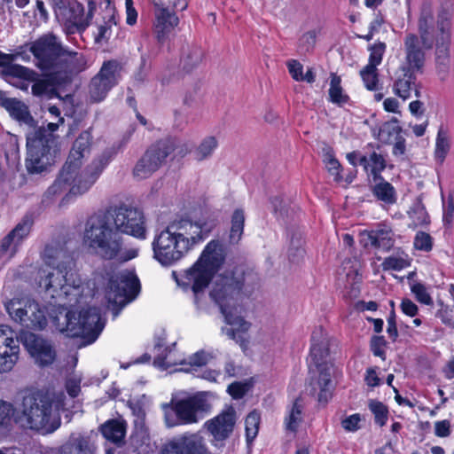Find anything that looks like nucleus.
Returning a JSON list of instances; mask_svg holds the SVG:
<instances>
[{
    "label": "nucleus",
    "mask_w": 454,
    "mask_h": 454,
    "mask_svg": "<svg viewBox=\"0 0 454 454\" xmlns=\"http://www.w3.org/2000/svg\"><path fill=\"white\" fill-rule=\"evenodd\" d=\"M414 247L418 250L429 251L432 249V239L426 232H418L414 239Z\"/></svg>",
    "instance_id": "6e6d98bb"
},
{
    "label": "nucleus",
    "mask_w": 454,
    "mask_h": 454,
    "mask_svg": "<svg viewBox=\"0 0 454 454\" xmlns=\"http://www.w3.org/2000/svg\"><path fill=\"white\" fill-rule=\"evenodd\" d=\"M5 309L12 320L27 327L43 329L47 325L44 309L29 299L10 300Z\"/></svg>",
    "instance_id": "ddd939ff"
},
{
    "label": "nucleus",
    "mask_w": 454,
    "mask_h": 454,
    "mask_svg": "<svg viewBox=\"0 0 454 454\" xmlns=\"http://www.w3.org/2000/svg\"><path fill=\"white\" fill-rule=\"evenodd\" d=\"M122 234L145 239V216L141 210L121 205L92 215L85 223L83 245L102 259L128 262L137 256L138 250L127 247Z\"/></svg>",
    "instance_id": "f03ea898"
},
{
    "label": "nucleus",
    "mask_w": 454,
    "mask_h": 454,
    "mask_svg": "<svg viewBox=\"0 0 454 454\" xmlns=\"http://www.w3.org/2000/svg\"><path fill=\"white\" fill-rule=\"evenodd\" d=\"M176 354L175 351L170 349L168 354L165 356H160V354L158 356L154 359V364H156L158 366L162 367L164 369L170 368L172 366H175L176 364L184 365L186 364L185 359H179L176 358Z\"/></svg>",
    "instance_id": "3c124183"
},
{
    "label": "nucleus",
    "mask_w": 454,
    "mask_h": 454,
    "mask_svg": "<svg viewBox=\"0 0 454 454\" xmlns=\"http://www.w3.org/2000/svg\"><path fill=\"white\" fill-rule=\"evenodd\" d=\"M411 290L419 302L426 305L432 304L433 300L424 285L421 283L412 284Z\"/></svg>",
    "instance_id": "864d4df0"
},
{
    "label": "nucleus",
    "mask_w": 454,
    "mask_h": 454,
    "mask_svg": "<svg viewBox=\"0 0 454 454\" xmlns=\"http://www.w3.org/2000/svg\"><path fill=\"white\" fill-rule=\"evenodd\" d=\"M154 5L156 7L154 30L158 40L162 41L177 26L178 18L162 4L155 3Z\"/></svg>",
    "instance_id": "bb28decb"
},
{
    "label": "nucleus",
    "mask_w": 454,
    "mask_h": 454,
    "mask_svg": "<svg viewBox=\"0 0 454 454\" xmlns=\"http://www.w3.org/2000/svg\"><path fill=\"white\" fill-rule=\"evenodd\" d=\"M210 358L211 356L208 353L200 350L191 356L188 362L186 361V364H189L191 367H200L205 365Z\"/></svg>",
    "instance_id": "4d7b16f0"
},
{
    "label": "nucleus",
    "mask_w": 454,
    "mask_h": 454,
    "mask_svg": "<svg viewBox=\"0 0 454 454\" xmlns=\"http://www.w3.org/2000/svg\"><path fill=\"white\" fill-rule=\"evenodd\" d=\"M324 163L327 171L334 176V180L340 182L342 179L340 176L341 166L334 157L332 150H327L324 153Z\"/></svg>",
    "instance_id": "de8ad7c7"
},
{
    "label": "nucleus",
    "mask_w": 454,
    "mask_h": 454,
    "mask_svg": "<svg viewBox=\"0 0 454 454\" xmlns=\"http://www.w3.org/2000/svg\"><path fill=\"white\" fill-rule=\"evenodd\" d=\"M303 404L300 399H296L288 408L285 418L286 429L291 432H296L303 420L302 416Z\"/></svg>",
    "instance_id": "2f4dec72"
},
{
    "label": "nucleus",
    "mask_w": 454,
    "mask_h": 454,
    "mask_svg": "<svg viewBox=\"0 0 454 454\" xmlns=\"http://www.w3.org/2000/svg\"><path fill=\"white\" fill-rule=\"evenodd\" d=\"M259 424L260 414L257 411H254L247 416L245 425L247 442H251L256 437L259 430Z\"/></svg>",
    "instance_id": "09e8293b"
},
{
    "label": "nucleus",
    "mask_w": 454,
    "mask_h": 454,
    "mask_svg": "<svg viewBox=\"0 0 454 454\" xmlns=\"http://www.w3.org/2000/svg\"><path fill=\"white\" fill-rule=\"evenodd\" d=\"M20 245L11 237L6 235L0 243V259L9 261L17 253Z\"/></svg>",
    "instance_id": "c03bdc74"
},
{
    "label": "nucleus",
    "mask_w": 454,
    "mask_h": 454,
    "mask_svg": "<svg viewBox=\"0 0 454 454\" xmlns=\"http://www.w3.org/2000/svg\"><path fill=\"white\" fill-rule=\"evenodd\" d=\"M404 59L399 68L419 72L425 62V52L420 40L415 34H407L403 40Z\"/></svg>",
    "instance_id": "aec40b11"
},
{
    "label": "nucleus",
    "mask_w": 454,
    "mask_h": 454,
    "mask_svg": "<svg viewBox=\"0 0 454 454\" xmlns=\"http://www.w3.org/2000/svg\"><path fill=\"white\" fill-rule=\"evenodd\" d=\"M161 454H210V452L201 435L184 434L164 444Z\"/></svg>",
    "instance_id": "a211bd4d"
},
{
    "label": "nucleus",
    "mask_w": 454,
    "mask_h": 454,
    "mask_svg": "<svg viewBox=\"0 0 454 454\" xmlns=\"http://www.w3.org/2000/svg\"><path fill=\"white\" fill-rule=\"evenodd\" d=\"M55 13L59 21L63 23L68 29L83 27L85 26L84 8L77 2L57 6Z\"/></svg>",
    "instance_id": "412c9836"
},
{
    "label": "nucleus",
    "mask_w": 454,
    "mask_h": 454,
    "mask_svg": "<svg viewBox=\"0 0 454 454\" xmlns=\"http://www.w3.org/2000/svg\"><path fill=\"white\" fill-rule=\"evenodd\" d=\"M369 409L374 415L375 423L380 427L386 425L387 420V408L380 402L371 400L369 402Z\"/></svg>",
    "instance_id": "8fccbe9b"
},
{
    "label": "nucleus",
    "mask_w": 454,
    "mask_h": 454,
    "mask_svg": "<svg viewBox=\"0 0 454 454\" xmlns=\"http://www.w3.org/2000/svg\"><path fill=\"white\" fill-rule=\"evenodd\" d=\"M361 419L358 414H353L341 421L342 427L346 431L354 432L359 428V422Z\"/></svg>",
    "instance_id": "e2e57ef3"
},
{
    "label": "nucleus",
    "mask_w": 454,
    "mask_h": 454,
    "mask_svg": "<svg viewBox=\"0 0 454 454\" xmlns=\"http://www.w3.org/2000/svg\"><path fill=\"white\" fill-rule=\"evenodd\" d=\"M374 195L380 200L391 204L395 201L394 187L387 182H382L375 185Z\"/></svg>",
    "instance_id": "49530a36"
},
{
    "label": "nucleus",
    "mask_w": 454,
    "mask_h": 454,
    "mask_svg": "<svg viewBox=\"0 0 454 454\" xmlns=\"http://www.w3.org/2000/svg\"><path fill=\"white\" fill-rule=\"evenodd\" d=\"M360 75L367 90H376L378 89L379 75L377 67L366 65L360 71Z\"/></svg>",
    "instance_id": "a18cd8bd"
},
{
    "label": "nucleus",
    "mask_w": 454,
    "mask_h": 454,
    "mask_svg": "<svg viewBox=\"0 0 454 454\" xmlns=\"http://www.w3.org/2000/svg\"><path fill=\"white\" fill-rule=\"evenodd\" d=\"M416 73L417 72L399 68L396 74L393 90L395 95L403 100L411 98L412 92H414L416 98H420V90L417 83Z\"/></svg>",
    "instance_id": "5701e85b"
},
{
    "label": "nucleus",
    "mask_w": 454,
    "mask_h": 454,
    "mask_svg": "<svg viewBox=\"0 0 454 454\" xmlns=\"http://www.w3.org/2000/svg\"><path fill=\"white\" fill-rule=\"evenodd\" d=\"M402 128L399 126L397 120L393 119L384 122L379 129L377 137L384 144H392L401 136Z\"/></svg>",
    "instance_id": "72a5a7b5"
},
{
    "label": "nucleus",
    "mask_w": 454,
    "mask_h": 454,
    "mask_svg": "<svg viewBox=\"0 0 454 454\" xmlns=\"http://www.w3.org/2000/svg\"><path fill=\"white\" fill-rule=\"evenodd\" d=\"M86 68L87 60L82 53L72 51L63 47L58 67H56L55 76L63 74L67 77L68 74L80 73Z\"/></svg>",
    "instance_id": "4be33fe9"
},
{
    "label": "nucleus",
    "mask_w": 454,
    "mask_h": 454,
    "mask_svg": "<svg viewBox=\"0 0 454 454\" xmlns=\"http://www.w3.org/2000/svg\"><path fill=\"white\" fill-rule=\"evenodd\" d=\"M437 317L442 320V322L444 325L454 328L452 309H450L448 306L442 307L437 312Z\"/></svg>",
    "instance_id": "338daca9"
},
{
    "label": "nucleus",
    "mask_w": 454,
    "mask_h": 454,
    "mask_svg": "<svg viewBox=\"0 0 454 454\" xmlns=\"http://www.w3.org/2000/svg\"><path fill=\"white\" fill-rule=\"evenodd\" d=\"M362 242L364 247H373L387 251L394 246L395 235L390 228L380 227L362 232Z\"/></svg>",
    "instance_id": "393cba45"
},
{
    "label": "nucleus",
    "mask_w": 454,
    "mask_h": 454,
    "mask_svg": "<svg viewBox=\"0 0 454 454\" xmlns=\"http://www.w3.org/2000/svg\"><path fill=\"white\" fill-rule=\"evenodd\" d=\"M241 283L233 276H218L210 291L211 299L219 306L224 319L230 327H223L222 333L235 340L245 351L248 348L249 339L246 333L252 325L241 315L243 308L239 305Z\"/></svg>",
    "instance_id": "39448f33"
},
{
    "label": "nucleus",
    "mask_w": 454,
    "mask_h": 454,
    "mask_svg": "<svg viewBox=\"0 0 454 454\" xmlns=\"http://www.w3.org/2000/svg\"><path fill=\"white\" fill-rule=\"evenodd\" d=\"M202 61V52L195 50L190 52L183 60L184 68L189 72L192 68L198 67Z\"/></svg>",
    "instance_id": "5fc2aeb1"
},
{
    "label": "nucleus",
    "mask_w": 454,
    "mask_h": 454,
    "mask_svg": "<svg viewBox=\"0 0 454 454\" xmlns=\"http://www.w3.org/2000/svg\"><path fill=\"white\" fill-rule=\"evenodd\" d=\"M94 449L87 436L78 434L73 435L62 447L61 454H93Z\"/></svg>",
    "instance_id": "c85d7f7f"
},
{
    "label": "nucleus",
    "mask_w": 454,
    "mask_h": 454,
    "mask_svg": "<svg viewBox=\"0 0 454 454\" xmlns=\"http://www.w3.org/2000/svg\"><path fill=\"white\" fill-rule=\"evenodd\" d=\"M91 140L90 130L82 131L74 142L67 161H82L85 153L89 152Z\"/></svg>",
    "instance_id": "c756f323"
},
{
    "label": "nucleus",
    "mask_w": 454,
    "mask_h": 454,
    "mask_svg": "<svg viewBox=\"0 0 454 454\" xmlns=\"http://www.w3.org/2000/svg\"><path fill=\"white\" fill-rule=\"evenodd\" d=\"M5 74L33 82L32 93L35 96H43L48 91L49 83L45 80L39 79V74L35 70L27 67L21 65L8 67L5 70Z\"/></svg>",
    "instance_id": "b1692460"
},
{
    "label": "nucleus",
    "mask_w": 454,
    "mask_h": 454,
    "mask_svg": "<svg viewBox=\"0 0 454 454\" xmlns=\"http://www.w3.org/2000/svg\"><path fill=\"white\" fill-rule=\"evenodd\" d=\"M408 215L413 227L422 226L429 223L428 214L424 205L419 201L413 203Z\"/></svg>",
    "instance_id": "a19ab883"
},
{
    "label": "nucleus",
    "mask_w": 454,
    "mask_h": 454,
    "mask_svg": "<svg viewBox=\"0 0 454 454\" xmlns=\"http://www.w3.org/2000/svg\"><path fill=\"white\" fill-rule=\"evenodd\" d=\"M360 164L364 166L366 172H370L376 177L386 168V160L381 154L372 153L369 158L362 156Z\"/></svg>",
    "instance_id": "c9c22d12"
},
{
    "label": "nucleus",
    "mask_w": 454,
    "mask_h": 454,
    "mask_svg": "<svg viewBox=\"0 0 454 454\" xmlns=\"http://www.w3.org/2000/svg\"><path fill=\"white\" fill-rule=\"evenodd\" d=\"M4 107L13 118L19 121H27L30 117L27 107L22 102L15 98H8V100L4 102Z\"/></svg>",
    "instance_id": "ea45409f"
},
{
    "label": "nucleus",
    "mask_w": 454,
    "mask_h": 454,
    "mask_svg": "<svg viewBox=\"0 0 454 454\" xmlns=\"http://www.w3.org/2000/svg\"><path fill=\"white\" fill-rule=\"evenodd\" d=\"M169 141H160L152 145L136 164L133 174L137 179H145L153 175L172 153Z\"/></svg>",
    "instance_id": "2eb2a0df"
},
{
    "label": "nucleus",
    "mask_w": 454,
    "mask_h": 454,
    "mask_svg": "<svg viewBox=\"0 0 454 454\" xmlns=\"http://www.w3.org/2000/svg\"><path fill=\"white\" fill-rule=\"evenodd\" d=\"M385 345L386 341L383 336H373L371 340V350L374 356L385 359Z\"/></svg>",
    "instance_id": "13d9d810"
},
{
    "label": "nucleus",
    "mask_w": 454,
    "mask_h": 454,
    "mask_svg": "<svg viewBox=\"0 0 454 454\" xmlns=\"http://www.w3.org/2000/svg\"><path fill=\"white\" fill-rule=\"evenodd\" d=\"M451 147L450 136L446 129L441 126L435 138L434 158L440 164L443 163Z\"/></svg>",
    "instance_id": "7c9ffc66"
},
{
    "label": "nucleus",
    "mask_w": 454,
    "mask_h": 454,
    "mask_svg": "<svg viewBox=\"0 0 454 454\" xmlns=\"http://www.w3.org/2000/svg\"><path fill=\"white\" fill-rule=\"evenodd\" d=\"M400 307L403 313L409 317H415L418 313V306L410 299H403Z\"/></svg>",
    "instance_id": "774afa93"
},
{
    "label": "nucleus",
    "mask_w": 454,
    "mask_h": 454,
    "mask_svg": "<svg viewBox=\"0 0 454 454\" xmlns=\"http://www.w3.org/2000/svg\"><path fill=\"white\" fill-rule=\"evenodd\" d=\"M208 395L200 393L192 397L161 405L168 427L197 423L210 412L212 405Z\"/></svg>",
    "instance_id": "9d476101"
},
{
    "label": "nucleus",
    "mask_w": 454,
    "mask_h": 454,
    "mask_svg": "<svg viewBox=\"0 0 454 454\" xmlns=\"http://www.w3.org/2000/svg\"><path fill=\"white\" fill-rule=\"evenodd\" d=\"M327 338L321 330L313 333L310 348L309 393L317 395V401L326 403L333 395V364L327 361L329 355Z\"/></svg>",
    "instance_id": "0eeeda50"
},
{
    "label": "nucleus",
    "mask_w": 454,
    "mask_h": 454,
    "mask_svg": "<svg viewBox=\"0 0 454 454\" xmlns=\"http://www.w3.org/2000/svg\"><path fill=\"white\" fill-rule=\"evenodd\" d=\"M437 27L441 32L440 37L436 38L437 50L441 52H445L450 41V20L447 15L439 16Z\"/></svg>",
    "instance_id": "58836bf2"
},
{
    "label": "nucleus",
    "mask_w": 454,
    "mask_h": 454,
    "mask_svg": "<svg viewBox=\"0 0 454 454\" xmlns=\"http://www.w3.org/2000/svg\"><path fill=\"white\" fill-rule=\"evenodd\" d=\"M395 317H396L395 312L393 309L390 312L389 317L387 318V333L389 338L392 339L393 341H395L396 340V338L398 337V331H397V327H396Z\"/></svg>",
    "instance_id": "69168bd1"
},
{
    "label": "nucleus",
    "mask_w": 454,
    "mask_h": 454,
    "mask_svg": "<svg viewBox=\"0 0 454 454\" xmlns=\"http://www.w3.org/2000/svg\"><path fill=\"white\" fill-rule=\"evenodd\" d=\"M32 224V218L30 216H25L9 233V235L12 237L16 243L20 245L21 242L28 236Z\"/></svg>",
    "instance_id": "79ce46f5"
},
{
    "label": "nucleus",
    "mask_w": 454,
    "mask_h": 454,
    "mask_svg": "<svg viewBox=\"0 0 454 454\" xmlns=\"http://www.w3.org/2000/svg\"><path fill=\"white\" fill-rule=\"evenodd\" d=\"M126 428V422L121 419H117L106 421L100 427V431L106 440L120 444L125 437Z\"/></svg>",
    "instance_id": "cd10ccee"
},
{
    "label": "nucleus",
    "mask_w": 454,
    "mask_h": 454,
    "mask_svg": "<svg viewBox=\"0 0 454 454\" xmlns=\"http://www.w3.org/2000/svg\"><path fill=\"white\" fill-rule=\"evenodd\" d=\"M215 226L213 221L173 220L154 237V258L165 266L174 264L201 244Z\"/></svg>",
    "instance_id": "7ed1b4c3"
},
{
    "label": "nucleus",
    "mask_w": 454,
    "mask_h": 454,
    "mask_svg": "<svg viewBox=\"0 0 454 454\" xmlns=\"http://www.w3.org/2000/svg\"><path fill=\"white\" fill-rule=\"evenodd\" d=\"M288 71L295 81H302L303 80V67L297 60H290L287 63Z\"/></svg>",
    "instance_id": "052dcab7"
},
{
    "label": "nucleus",
    "mask_w": 454,
    "mask_h": 454,
    "mask_svg": "<svg viewBox=\"0 0 454 454\" xmlns=\"http://www.w3.org/2000/svg\"><path fill=\"white\" fill-rule=\"evenodd\" d=\"M20 341L15 332L6 325H0V372H10L19 359Z\"/></svg>",
    "instance_id": "f3484780"
},
{
    "label": "nucleus",
    "mask_w": 454,
    "mask_h": 454,
    "mask_svg": "<svg viewBox=\"0 0 454 454\" xmlns=\"http://www.w3.org/2000/svg\"><path fill=\"white\" fill-rule=\"evenodd\" d=\"M21 340L25 348L38 366L45 367L54 362L56 350L49 340L32 333H23Z\"/></svg>",
    "instance_id": "dca6fc26"
},
{
    "label": "nucleus",
    "mask_w": 454,
    "mask_h": 454,
    "mask_svg": "<svg viewBox=\"0 0 454 454\" xmlns=\"http://www.w3.org/2000/svg\"><path fill=\"white\" fill-rule=\"evenodd\" d=\"M341 79L336 74H331L330 88L328 90L329 100L339 106H342L349 100L348 95L340 85Z\"/></svg>",
    "instance_id": "473e14b6"
},
{
    "label": "nucleus",
    "mask_w": 454,
    "mask_h": 454,
    "mask_svg": "<svg viewBox=\"0 0 454 454\" xmlns=\"http://www.w3.org/2000/svg\"><path fill=\"white\" fill-rule=\"evenodd\" d=\"M63 397L62 394L56 395L38 389L23 391L17 403L15 423L43 434L53 433L61 424Z\"/></svg>",
    "instance_id": "20e7f679"
},
{
    "label": "nucleus",
    "mask_w": 454,
    "mask_h": 454,
    "mask_svg": "<svg viewBox=\"0 0 454 454\" xmlns=\"http://www.w3.org/2000/svg\"><path fill=\"white\" fill-rule=\"evenodd\" d=\"M17 406L12 403L0 400V435L8 432L12 421L15 422Z\"/></svg>",
    "instance_id": "f704fd0d"
},
{
    "label": "nucleus",
    "mask_w": 454,
    "mask_h": 454,
    "mask_svg": "<svg viewBox=\"0 0 454 454\" xmlns=\"http://www.w3.org/2000/svg\"><path fill=\"white\" fill-rule=\"evenodd\" d=\"M434 434L438 437H448L450 434V422L447 419L436 421Z\"/></svg>",
    "instance_id": "0e129e2a"
},
{
    "label": "nucleus",
    "mask_w": 454,
    "mask_h": 454,
    "mask_svg": "<svg viewBox=\"0 0 454 454\" xmlns=\"http://www.w3.org/2000/svg\"><path fill=\"white\" fill-rule=\"evenodd\" d=\"M45 267L38 271L39 286L55 299L49 316L59 330L70 337H81L86 346L93 343L105 323L98 308H82L81 304L94 295L93 280L82 278L74 260L63 250L46 247Z\"/></svg>",
    "instance_id": "f257e3e1"
},
{
    "label": "nucleus",
    "mask_w": 454,
    "mask_h": 454,
    "mask_svg": "<svg viewBox=\"0 0 454 454\" xmlns=\"http://www.w3.org/2000/svg\"><path fill=\"white\" fill-rule=\"evenodd\" d=\"M411 258L403 251H397L395 254L385 258L382 262L384 270H402L411 265Z\"/></svg>",
    "instance_id": "e433bc0d"
},
{
    "label": "nucleus",
    "mask_w": 454,
    "mask_h": 454,
    "mask_svg": "<svg viewBox=\"0 0 454 454\" xmlns=\"http://www.w3.org/2000/svg\"><path fill=\"white\" fill-rule=\"evenodd\" d=\"M59 124L61 122H49L47 130L40 127L27 134L26 167L29 173H42L53 162L57 145L52 132L58 129Z\"/></svg>",
    "instance_id": "1a4fd4ad"
},
{
    "label": "nucleus",
    "mask_w": 454,
    "mask_h": 454,
    "mask_svg": "<svg viewBox=\"0 0 454 454\" xmlns=\"http://www.w3.org/2000/svg\"><path fill=\"white\" fill-rule=\"evenodd\" d=\"M370 56L367 66L377 67L382 61L383 55L386 51V44L379 42L369 47Z\"/></svg>",
    "instance_id": "603ef678"
},
{
    "label": "nucleus",
    "mask_w": 454,
    "mask_h": 454,
    "mask_svg": "<svg viewBox=\"0 0 454 454\" xmlns=\"http://www.w3.org/2000/svg\"><path fill=\"white\" fill-rule=\"evenodd\" d=\"M247 391V386L240 382H233L228 387V393L234 399L242 398Z\"/></svg>",
    "instance_id": "680f3d73"
},
{
    "label": "nucleus",
    "mask_w": 454,
    "mask_h": 454,
    "mask_svg": "<svg viewBox=\"0 0 454 454\" xmlns=\"http://www.w3.org/2000/svg\"><path fill=\"white\" fill-rule=\"evenodd\" d=\"M139 290V281L133 271L121 270L108 275L105 295L110 305L124 307Z\"/></svg>",
    "instance_id": "9b49d317"
},
{
    "label": "nucleus",
    "mask_w": 454,
    "mask_h": 454,
    "mask_svg": "<svg viewBox=\"0 0 454 454\" xmlns=\"http://www.w3.org/2000/svg\"><path fill=\"white\" fill-rule=\"evenodd\" d=\"M244 212L240 209L235 210L231 217V227L229 236L231 243L236 244L241 239L244 231Z\"/></svg>",
    "instance_id": "4c0bfd02"
},
{
    "label": "nucleus",
    "mask_w": 454,
    "mask_h": 454,
    "mask_svg": "<svg viewBox=\"0 0 454 454\" xmlns=\"http://www.w3.org/2000/svg\"><path fill=\"white\" fill-rule=\"evenodd\" d=\"M316 43V34L313 31L305 33L300 39V48L303 51H309Z\"/></svg>",
    "instance_id": "bf43d9fd"
},
{
    "label": "nucleus",
    "mask_w": 454,
    "mask_h": 454,
    "mask_svg": "<svg viewBox=\"0 0 454 454\" xmlns=\"http://www.w3.org/2000/svg\"><path fill=\"white\" fill-rule=\"evenodd\" d=\"M434 22L433 6L430 2H424L419 19V32L420 40L427 49L432 48L434 43Z\"/></svg>",
    "instance_id": "a878e982"
},
{
    "label": "nucleus",
    "mask_w": 454,
    "mask_h": 454,
    "mask_svg": "<svg viewBox=\"0 0 454 454\" xmlns=\"http://www.w3.org/2000/svg\"><path fill=\"white\" fill-rule=\"evenodd\" d=\"M218 142L215 137H207L204 138L195 151V156L198 160H203L212 155L216 149Z\"/></svg>",
    "instance_id": "37998d69"
},
{
    "label": "nucleus",
    "mask_w": 454,
    "mask_h": 454,
    "mask_svg": "<svg viewBox=\"0 0 454 454\" xmlns=\"http://www.w3.org/2000/svg\"><path fill=\"white\" fill-rule=\"evenodd\" d=\"M62 49L61 43L52 34L42 35L29 46V51L35 58V67L51 78L55 77Z\"/></svg>",
    "instance_id": "f8f14e48"
},
{
    "label": "nucleus",
    "mask_w": 454,
    "mask_h": 454,
    "mask_svg": "<svg viewBox=\"0 0 454 454\" xmlns=\"http://www.w3.org/2000/svg\"><path fill=\"white\" fill-rule=\"evenodd\" d=\"M120 66L114 60H109L103 64L99 72L95 75L89 86L90 98L92 102L104 100L119 81Z\"/></svg>",
    "instance_id": "4468645a"
},
{
    "label": "nucleus",
    "mask_w": 454,
    "mask_h": 454,
    "mask_svg": "<svg viewBox=\"0 0 454 454\" xmlns=\"http://www.w3.org/2000/svg\"><path fill=\"white\" fill-rule=\"evenodd\" d=\"M224 259L223 245L217 240H211L203 249L198 261L176 279L177 284L184 288H191L195 294H199L208 286Z\"/></svg>",
    "instance_id": "6e6552de"
},
{
    "label": "nucleus",
    "mask_w": 454,
    "mask_h": 454,
    "mask_svg": "<svg viewBox=\"0 0 454 454\" xmlns=\"http://www.w3.org/2000/svg\"><path fill=\"white\" fill-rule=\"evenodd\" d=\"M236 411L230 406L219 415L207 420L204 427L215 441H223L232 433L236 423Z\"/></svg>",
    "instance_id": "6ab92c4d"
},
{
    "label": "nucleus",
    "mask_w": 454,
    "mask_h": 454,
    "mask_svg": "<svg viewBox=\"0 0 454 454\" xmlns=\"http://www.w3.org/2000/svg\"><path fill=\"white\" fill-rule=\"evenodd\" d=\"M114 154L115 152L113 150L104 152L82 171H80L82 161H67L59 176L49 188V192L57 194L69 189V192L73 195L85 193L96 183Z\"/></svg>",
    "instance_id": "423d86ee"
}]
</instances>
